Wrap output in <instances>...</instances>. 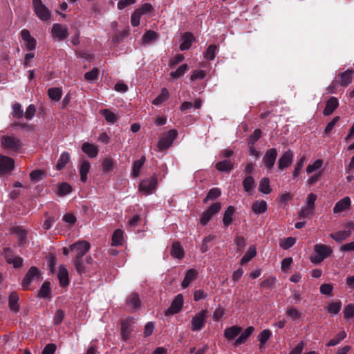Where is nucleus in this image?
<instances>
[{
    "mask_svg": "<svg viewBox=\"0 0 354 354\" xmlns=\"http://www.w3.org/2000/svg\"><path fill=\"white\" fill-rule=\"evenodd\" d=\"M315 254L310 257L312 263L317 264L323 261L326 258L331 254L333 250L330 246L324 244H316L314 246Z\"/></svg>",
    "mask_w": 354,
    "mask_h": 354,
    "instance_id": "nucleus-1",
    "label": "nucleus"
},
{
    "mask_svg": "<svg viewBox=\"0 0 354 354\" xmlns=\"http://www.w3.org/2000/svg\"><path fill=\"white\" fill-rule=\"evenodd\" d=\"M1 143L4 149L11 151H17L21 147V140L14 136H3Z\"/></svg>",
    "mask_w": 354,
    "mask_h": 354,
    "instance_id": "nucleus-2",
    "label": "nucleus"
},
{
    "mask_svg": "<svg viewBox=\"0 0 354 354\" xmlns=\"http://www.w3.org/2000/svg\"><path fill=\"white\" fill-rule=\"evenodd\" d=\"M157 183V177L155 176L144 179L140 183L138 190L144 195H150L156 191Z\"/></svg>",
    "mask_w": 354,
    "mask_h": 354,
    "instance_id": "nucleus-3",
    "label": "nucleus"
},
{
    "mask_svg": "<svg viewBox=\"0 0 354 354\" xmlns=\"http://www.w3.org/2000/svg\"><path fill=\"white\" fill-rule=\"evenodd\" d=\"M32 6L35 13L39 19L44 21L50 19V11L42 3L41 0H32Z\"/></svg>",
    "mask_w": 354,
    "mask_h": 354,
    "instance_id": "nucleus-4",
    "label": "nucleus"
},
{
    "mask_svg": "<svg viewBox=\"0 0 354 354\" xmlns=\"http://www.w3.org/2000/svg\"><path fill=\"white\" fill-rule=\"evenodd\" d=\"M207 310H202L196 313L192 319L191 325L193 331H199L205 325Z\"/></svg>",
    "mask_w": 354,
    "mask_h": 354,
    "instance_id": "nucleus-5",
    "label": "nucleus"
},
{
    "mask_svg": "<svg viewBox=\"0 0 354 354\" xmlns=\"http://www.w3.org/2000/svg\"><path fill=\"white\" fill-rule=\"evenodd\" d=\"M177 136L176 130H169L166 135L163 136L158 143V148L160 150H166L172 145L174 140Z\"/></svg>",
    "mask_w": 354,
    "mask_h": 354,
    "instance_id": "nucleus-6",
    "label": "nucleus"
},
{
    "mask_svg": "<svg viewBox=\"0 0 354 354\" xmlns=\"http://www.w3.org/2000/svg\"><path fill=\"white\" fill-rule=\"evenodd\" d=\"M221 208V205L219 203H215L208 207L205 212H203L200 218V223L203 225H205L212 218L213 215L218 213Z\"/></svg>",
    "mask_w": 354,
    "mask_h": 354,
    "instance_id": "nucleus-7",
    "label": "nucleus"
},
{
    "mask_svg": "<svg viewBox=\"0 0 354 354\" xmlns=\"http://www.w3.org/2000/svg\"><path fill=\"white\" fill-rule=\"evenodd\" d=\"M15 161L12 158L0 155V175L9 174L14 169Z\"/></svg>",
    "mask_w": 354,
    "mask_h": 354,
    "instance_id": "nucleus-8",
    "label": "nucleus"
},
{
    "mask_svg": "<svg viewBox=\"0 0 354 354\" xmlns=\"http://www.w3.org/2000/svg\"><path fill=\"white\" fill-rule=\"evenodd\" d=\"M51 35L56 41H62L68 36V29L66 26L54 24L51 29Z\"/></svg>",
    "mask_w": 354,
    "mask_h": 354,
    "instance_id": "nucleus-9",
    "label": "nucleus"
},
{
    "mask_svg": "<svg viewBox=\"0 0 354 354\" xmlns=\"http://www.w3.org/2000/svg\"><path fill=\"white\" fill-rule=\"evenodd\" d=\"M39 279V273L38 269L36 267H31L27 274H26L23 282L22 287L23 289H28L30 284L33 282L38 281Z\"/></svg>",
    "mask_w": 354,
    "mask_h": 354,
    "instance_id": "nucleus-10",
    "label": "nucleus"
},
{
    "mask_svg": "<svg viewBox=\"0 0 354 354\" xmlns=\"http://www.w3.org/2000/svg\"><path fill=\"white\" fill-rule=\"evenodd\" d=\"M90 244L86 241H77L70 246L71 251L77 253V259L82 258L89 250Z\"/></svg>",
    "mask_w": 354,
    "mask_h": 354,
    "instance_id": "nucleus-11",
    "label": "nucleus"
},
{
    "mask_svg": "<svg viewBox=\"0 0 354 354\" xmlns=\"http://www.w3.org/2000/svg\"><path fill=\"white\" fill-rule=\"evenodd\" d=\"M183 305V295L178 294L175 297L171 304V306L165 311V315H171L179 313L182 309Z\"/></svg>",
    "mask_w": 354,
    "mask_h": 354,
    "instance_id": "nucleus-12",
    "label": "nucleus"
},
{
    "mask_svg": "<svg viewBox=\"0 0 354 354\" xmlns=\"http://www.w3.org/2000/svg\"><path fill=\"white\" fill-rule=\"evenodd\" d=\"M135 323V320L132 317H128L123 321L121 326V335L122 339L126 341L130 337L132 331V326Z\"/></svg>",
    "mask_w": 354,
    "mask_h": 354,
    "instance_id": "nucleus-13",
    "label": "nucleus"
},
{
    "mask_svg": "<svg viewBox=\"0 0 354 354\" xmlns=\"http://www.w3.org/2000/svg\"><path fill=\"white\" fill-rule=\"evenodd\" d=\"M277 157V151L274 148H272L268 150L263 158V162L264 164L265 167L268 169H271L274 165Z\"/></svg>",
    "mask_w": 354,
    "mask_h": 354,
    "instance_id": "nucleus-14",
    "label": "nucleus"
},
{
    "mask_svg": "<svg viewBox=\"0 0 354 354\" xmlns=\"http://www.w3.org/2000/svg\"><path fill=\"white\" fill-rule=\"evenodd\" d=\"M351 205V200L348 196H345L337 201L333 207V214H337L349 209Z\"/></svg>",
    "mask_w": 354,
    "mask_h": 354,
    "instance_id": "nucleus-15",
    "label": "nucleus"
},
{
    "mask_svg": "<svg viewBox=\"0 0 354 354\" xmlns=\"http://www.w3.org/2000/svg\"><path fill=\"white\" fill-rule=\"evenodd\" d=\"M293 159V152L291 150L286 151L279 159L278 165L281 170L289 167Z\"/></svg>",
    "mask_w": 354,
    "mask_h": 354,
    "instance_id": "nucleus-16",
    "label": "nucleus"
},
{
    "mask_svg": "<svg viewBox=\"0 0 354 354\" xmlns=\"http://www.w3.org/2000/svg\"><path fill=\"white\" fill-rule=\"evenodd\" d=\"M21 36L23 41L26 43V48L29 50H32L36 47V40L30 35L29 30L24 29L21 32Z\"/></svg>",
    "mask_w": 354,
    "mask_h": 354,
    "instance_id": "nucleus-17",
    "label": "nucleus"
},
{
    "mask_svg": "<svg viewBox=\"0 0 354 354\" xmlns=\"http://www.w3.org/2000/svg\"><path fill=\"white\" fill-rule=\"evenodd\" d=\"M91 169V164L88 160H81L79 165V171L80 175V180L82 183H85L87 180V174H88Z\"/></svg>",
    "mask_w": 354,
    "mask_h": 354,
    "instance_id": "nucleus-18",
    "label": "nucleus"
},
{
    "mask_svg": "<svg viewBox=\"0 0 354 354\" xmlns=\"http://www.w3.org/2000/svg\"><path fill=\"white\" fill-rule=\"evenodd\" d=\"M198 272L195 269H189L185 274V278L181 283L183 288H187L190 283L197 277Z\"/></svg>",
    "mask_w": 354,
    "mask_h": 354,
    "instance_id": "nucleus-19",
    "label": "nucleus"
},
{
    "mask_svg": "<svg viewBox=\"0 0 354 354\" xmlns=\"http://www.w3.org/2000/svg\"><path fill=\"white\" fill-rule=\"evenodd\" d=\"M82 150L90 158H95L98 153L97 147L88 142L82 145Z\"/></svg>",
    "mask_w": 354,
    "mask_h": 354,
    "instance_id": "nucleus-20",
    "label": "nucleus"
},
{
    "mask_svg": "<svg viewBox=\"0 0 354 354\" xmlns=\"http://www.w3.org/2000/svg\"><path fill=\"white\" fill-rule=\"evenodd\" d=\"M339 105L338 100L335 97H331L327 102L324 110V115H329L337 109Z\"/></svg>",
    "mask_w": 354,
    "mask_h": 354,
    "instance_id": "nucleus-21",
    "label": "nucleus"
},
{
    "mask_svg": "<svg viewBox=\"0 0 354 354\" xmlns=\"http://www.w3.org/2000/svg\"><path fill=\"white\" fill-rule=\"evenodd\" d=\"M57 277L62 286H66L68 284V272L64 266L59 267Z\"/></svg>",
    "mask_w": 354,
    "mask_h": 354,
    "instance_id": "nucleus-22",
    "label": "nucleus"
},
{
    "mask_svg": "<svg viewBox=\"0 0 354 354\" xmlns=\"http://www.w3.org/2000/svg\"><path fill=\"white\" fill-rule=\"evenodd\" d=\"M8 252H9V250H7V252L5 253L6 261L9 264H12L13 266V267L15 268H19L20 266H21V265L23 263V259L19 257L15 256V255L10 254Z\"/></svg>",
    "mask_w": 354,
    "mask_h": 354,
    "instance_id": "nucleus-23",
    "label": "nucleus"
},
{
    "mask_svg": "<svg viewBox=\"0 0 354 354\" xmlns=\"http://www.w3.org/2000/svg\"><path fill=\"white\" fill-rule=\"evenodd\" d=\"M252 209L256 214L264 213L267 209V203L263 200H258L253 203Z\"/></svg>",
    "mask_w": 354,
    "mask_h": 354,
    "instance_id": "nucleus-24",
    "label": "nucleus"
},
{
    "mask_svg": "<svg viewBox=\"0 0 354 354\" xmlns=\"http://www.w3.org/2000/svg\"><path fill=\"white\" fill-rule=\"evenodd\" d=\"M194 40V35L190 32H186L183 36V41L180 45L181 50L189 49Z\"/></svg>",
    "mask_w": 354,
    "mask_h": 354,
    "instance_id": "nucleus-25",
    "label": "nucleus"
},
{
    "mask_svg": "<svg viewBox=\"0 0 354 354\" xmlns=\"http://www.w3.org/2000/svg\"><path fill=\"white\" fill-rule=\"evenodd\" d=\"M19 296L15 292H12L9 296V308L10 310L17 313L19 310Z\"/></svg>",
    "mask_w": 354,
    "mask_h": 354,
    "instance_id": "nucleus-26",
    "label": "nucleus"
},
{
    "mask_svg": "<svg viewBox=\"0 0 354 354\" xmlns=\"http://www.w3.org/2000/svg\"><path fill=\"white\" fill-rule=\"evenodd\" d=\"M127 306L133 309H138L141 306L140 299L137 294L133 293L130 295L127 299Z\"/></svg>",
    "mask_w": 354,
    "mask_h": 354,
    "instance_id": "nucleus-27",
    "label": "nucleus"
},
{
    "mask_svg": "<svg viewBox=\"0 0 354 354\" xmlns=\"http://www.w3.org/2000/svg\"><path fill=\"white\" fill-rule=\"evenodd\" d=\"M241 331V328L236 326H233L229 328H227L225 330L224 335L225 337L229 339H233L236 337Z\"/></svg>",
    "mask_w": 354,
    "mask_h": 354,
    "instance_id": "nucleus-28",
    "label": "nucleus"
},
{
    "mask_svg": "<svg viewBox=\"0 0 354 354\" xmlns=\"http://www.w3.org/2000/svg\"><path fill=\"white\" fill-rule=\"evenodd\" d=\"M256 247L254 245L250 246L246 253L241 259L240 263L241 265H243L248 263L252 258H254L256 256Z\"/></svg>",
    "mask_w": 354,
    "mask_h": 354,
    "instance_id": "nucleus-29",
    "label": "nucleus"
},
{
    "mask_svg": "<svg viewBox=\"0 0 354 354\" xmlns=\"http://www.w3.org/2000/svg\"><path fill=\"white\" fill-rule=\"evenodd\" d=\"M216 168L219 171L229 172L233 168V163L230 160H224L217 162Z\"/></svg>",
    "mask_w": 354,
    "mask_h": 354,
    "instance_id": "nucleus-30",
    "label": "nucleus"
},
{
    "mask_svg": "<svg viewBox=\"0 0 354 354\" xmlns=\"http://www.w3.org/2000/svg\"><path fill=\"white\" fill-rule=\"evenodd\" d=\"M351 234L349 230H341L336 233L330 234V236L335 241L340 243L350 236Z\"/></svg>",
    "mask_w": 354,
    "mask_h": 354,
    "instance_id": "nucleus-31",
    "label": "nucleus"
},
{
    "mask_svg": "<svg viewBox=\"0 0 354 354\" xmlns=\"http://www.w3.org/2000/svg\"><path fill=\"white\" fill-rule=\"evenodd\" d=\"M315 208L303 205L297 212V214L299 218H305L312 216L315 213Z\"/></svg>",
    "mask_w": 354,
    "mask_h": 354,
    "instance_id": "nucleus-32",
    "label": "nucleus"
},
{
    "mask_svg": "<svg viewBox=\"0 0 354 354\" xmlns=\"http://www.w3.org/2000/svg\"><path fill=\"white\" fill-rule=\"evenodd\" d=\"M353 71L347 70L344 73L339 74L340 76V84L343 86L348 85L352 81V74Z\"/></svg>",
    "mask_w": 354,
    "mask_h": 354,
    "instance_id": "nucleus-33",
    "label": "nucleus"
},
{
    "mask_svg": "<svg viewBox=\"0 0 354 354\" xmlns=\"http://www.w3.org/2000/svg\"><path fill=\"white\" fill-rule=\"evenodd\" d=\"M169 93L168 90L166 88H162L161 89L160 94L153 100L152 103L154 105L158 106V105L161 104L162 102H164L165 101H166L169 98Z\"/></svg>",
    "mask_w": 354,
    "mask_h": 354,
    "instance_id": "nucleus-34",
    "label": "nucleus"
},
{
    "mask_svg": "<svg viewBox=\"0 0 354 354\" xmlns=\"http://www.w3.org/2000/svg\"><path fill=\"white\" fill-rule=\"evenodd\" d=\"M123 234L124 232L122 230L118 229L115 230L112 236V245H121L124 241Z\"/></svg>",
    "mask_w": 354,
    "mask_h": 354,
    "instance_id": "nucleus-35",
    "label": "nucleus"
},
{
    "mask_svg": "<svg viewBox=\"0 0 354 354\" xmlns=\"http://www.w3.org/2000/svg\"><path fill=\"white\" fill-rule=\"evenodd\" d=\"M234 212V208L232 206H229L224 212L223 222L225 226H228L232 221V216Z\"/></svg>",
    "mask_w": 354,
    "mask_h": 354,
    "instance_id": "nucleus-36",
    "label": "nucleus"
},
{
    "mask_svg": "<svg viewBox=\"0 0 354 354\" xmlns=\"http://www.w3.org/2000/svg\"><path fill=\"white\" fill-rule=\"evenodd\" d=\"M254 328L252 326L248 327L244 331H243L240 336L236 339V344H241L244 343L246 339L253 333Z\"/></svg>",
    "mask_w": 354,
    "mask_h": 354,
    "instance_id": "nucleus-37",
    "label": "nucleus"
},
{
    "mask_svg": "<svg viewBox=\"0 0 354 354\" xmlns=\"http://www.w3.org/2000/svg\"><path fill=\"white\" fill-rule=\"evenodd\" d=\"M171 254L173 257L182 259L184 257V252L179 243L175 242L171 247Z\"/></svg>",
    "mask_w": 354,
    "mask_h": 354,
    "instance_id": "nucleus-38",
    "label": "nucleus"
},
{
    "mask_svg": "<svg viewBox=\"0 0 354 354\" xmlns=\"http://www.w3.org/2000/svg\"><path fill=\"white\" fill-rule=\"evenodd\" d=\"M70 160V155L68 152H63L59 159L58 160L57 164L56 165V168L57 170H61L62 168L65 167V165Z\"/></svg>",
    "mask_w": 354,
    "mask_h": 354,
    "instance_id": "nucleus-39",
    "label": "nucleus"
},
{
    "mask_svg": "<svg viewBox=\"0 0 354 354\" xmlns=\"http://www.w3.org/2000/svg\"><path fill=\"white\" fill-rule=\"evenodd\" d=\"M344 317L346 320L354 319V304H348L346 305L343 310Z\"/></svg>",
    "mask_w": 354,
    "mask_h": 354,
    "instance_id": "nucleus-40",
    "label": "nucleus"
},
{
    "mask_svg": "<svg viewBox=\"0 0 354 354\" xmlns=\"http://www.w3.org/2000/svg\"><path fill=\"white\" fill-rule=\"evenodd\" d=\"M342 302L340 301L329 303L326 310L331 315H337L341 310Z\"/></svg>",
    "mask_w": 354,
    "mask_h": 354,
    "instance_id": "nucleus-41",
    "label": "nucleus"
},
{
    "mask_svg": "<svg viewBox=\"0 0 354 354\" xmlns=\"http://www.w3.org/2000/svg\"><path fill=\"white\" fill-rule=\"evenodd\" d=\"M217 52V47L215 45H209L207 50L203 53V57L205 59L208 60H212L214 59L215 55Z\"/></svg>",
    "mask_w": 354,
    "mask_h": 354,
    "instance_id": "nucleus-42",
    "label": "nucleus"
},
{
    "mask_svg": "<svg viewBox=\"0 0 354 354\" xmlns=\"http://www.w3.org/2000/svg\"><path fill=\"white\" fill-rule=\"evenodd\" d=\"M100 113L104 117L108 123L113 124L118 119L116 115L108 109L101 110Z\"/></svg>",
    "mask_w": 354,
    "mask_h": 354,
    "instance_id": "nucleus-43",
    "label": "nucleus"
},
{
    "mask_svg": "<svg viewBox=\"0 0 354 354\" xmlns=\"http://www.w3.org/2000/svg\"><path fill=\"white\" fill-rule=\"evenodd\" d=\"M188 69V66L187 64H183L180 66L176 71L170 73V76L174 79H178L182 75H183Z\"/></svg>",
    "mask_w": 354,
    "mask_h": 354,
    "instance_id": "nucleus-44",
    "label": "nucleus"
},
{
    "mask_svg": "<svg viewBox=\"0 0 354 354\" xmlns=\"http://www.w3.org/2000/svg\"><path fill=\"white\" fill-rule=\"evenodd\" d=\"M245 192H250L255 187L254 180L252 176L246 177L243 181Z\"/></svg>",
    "mask_w": 354,
    "mask_h": 354,
    "instance_id": "nucleus-45",
    "label": "nucleus"
},
{
    "mask_svg": "<svg viewBox=\"0 0 354 354\" xmlns=\"http://www.w3.org/2000/svg\"><path fill=\"white\" fill-rule=\"evenodd\" d=\"M272 333L268 329H265L261 332L258 336V339L260 342V348L263 347V344L270 339Z\"/></svg>",
    "mask_w": 354,
    "mask_h": 354,
    "instance_id": "nucleus-46",
    "label": "nucleus"
},
{
    "mask_svg": "<svg viewBox=\"0 0 354 354\" xmlns=\"http://www.w3.org/2000/svg\"><path fill=\"white\" fill-rule=\"evenodd\" d=\"M145 161V158L143 156L140 160H136L133 164L132 175L137 177L140 174V169Z\"/></svg>",
    "mask_w": 354,
    "mask_h": 354,
    "instance_id": "nucleus-47",
    "label": "nucleus"
},
{
    "mask_svg": "<svg viewBox=\"0 0 354 354\" xmlns=\"http://www.w3.org/2000/svg\"><path fill=\"white\" fill-rule=\"evenodd\" d=\"M221 194V192L218 188L211 189L206 197L203 199V203H206L208 201L214 200Z\"/></svg>",
    "mask_w": 354,
    "mask_h": 354,
    "instance_id": "nucleus-48",
    "label": "nucleus"
},
{
    "mask_svg": "<svg viewBox=\"0 0 354 354\" xmlns=\"http://www.w3.org/2000/svg\"><path fill=\"white\" fill-rule=\"evenodd\" d=\"M323 165V161L321 159H317L312 164H310L306 167V172L311 174L319 169Z\"/></svg>",
    "mask_w": 354,
    "mask_h": 354,
    "instance_id": "nucleus-49",
    "label": "nucleus"
},
{
    "mask_svg": "<svg viewBox=\"0 0 354 354\" xmlns=\"http://www.w3.org/2000/svg\"><path fill=\"white\" fill-rule=\"evenodd\" d=\"M157 39V34L154 31H147L143 37L142 41L145 44H151Z\"/></svg>",
    "mask_w": 354,
    "mask_h": 354,
    "instance_id": "nucleus-50",
    "label": "nucleus"
},
{
    "mask_svg": "<svg viewBox=\"0 0 354 354\" xmlns=\"http://www.w3.org/2000/svg\"><path fill=\"white\" fill-rule=\"evenodd\" d=\"M259 189L263 194H269L271 192L270 188V181L268 178H263L261 179L259 183Z\"/></svg>",
    "mask_w": 354,
    "mask_h": 354,
    "instance_id": "nucleus-51",
    "label": "nucleus"
},
{
    "mask_svg": "<svg viewBox=\"0 0 354 354\" xmlns=\"http://www.w3.org/2000/svg\"><path fill=\"white\" fill-rule=\"evenodd\" d=\"M48 95L51 100L58 101L62 97V91L59 88H51L48 89Z\"/></svg>",
    "mask_w": 354,
    "mask_h": 354,
    "instance_id": "nucleus-52",
    "label": "nucleus"
},
{
    "mask_svg": "<svg viewBox=\"0 0 354 354\" xmlns=\"http://www.w3.org/2000/svg\"><path fill=\"white\" fill-rule=\"evenodd\" d=\"M346 336L344 330L340 331L335 338L331 339L327 344V346H333L339 344V342L344 339Z\"/></svg>",
    "mask_w": 354,
    "mask_h": 354,
    "instance_id": "nucleus-53",
    "label": "nucleus"
},
{
    "mask_svg": "<svg viewBox=\"0 0 354 354\" xmlns=\"http://www.w3.org/2000/svg\"><path fill=\"white\" fill-rule=\"evenodd\" d=\"M286 314L295 321H297L300 319L301 314V313L295 308L290 307L286 310Z\"/></svg>",
    "mask_w": 354,
    "mask_h": 354,
    "instance_id": "nucleus-54",
    "label": "nucleus"
},
{
    "mask_svg": "<svg viewBox=\"0 0 354 354\" xmlns=\"http://www.w3.org/2000/svg\"><path fill=\"white\" fill-rule=\"evenodd\" d=\"M317 196L313 193H310L306 198L304 206L310 207L315 209V201Z\"/></svg>",
    "mask_w": 354,
    "mask_h": 354,
    "instance_id": "nucleus-55",
    "label": "nucleus"
},
{
    "mask_svg": "<svg viewBox=\"0 0 354 354\" xmlns=\"http://www.w3.org/2000/svg\"><path fill=\"white\" fill-rule=\"evenodd\" d=\"M296 239L293 237H288L287 239L280 241V247L284 250H287L295 245Z\"/></svg>",
    "mask_w": 354,
    "mask_h": 354,
    "instance_id": "nucleus-56",
    "label": "nucleus"
},
{
    "mask_svg": "<svg viewBox=\"0 0 354 354\" xmlns=\"http://www.w3.org/2000/svg\"><path fill=\"white\" fill-rule=\"evenodd\" d=\"M99 75V70L97 68H93L91 71L85 73L84 78L89 82L95 81Z\"/></svg>",
    "mask_w": 354,
    "mask_h": 354,
    "instance_id": "nucleus-57",
    "label": "nucleus"
},
{
    "mask_svg": "<svg viewBox=\"0 0 354 354\" xmlns=\"http://www.w3.org/2000/svg\"><path fill=\"white\" fill-rule=\"evenodd\" d=\"M71 192V187L66 183H62L58 189V194L60 196H64L69 194Z\"/></svg>",
    "mask_w": 354,
    "mask_h": 354,
    "instance_id": "nucleus-58",
    "label": "nucleus"
},
{
    "mask_svg": "<svg viewBox=\"0 0 354 354\" xmlns=\"http://www.w3.org/2000/svg\"><path fill=\"white\" fill-rule=\"evenodd\" d=\"M12 114L17 118H21L23 116L24 111L20 104L15 103L12 105Z\"/></svg>",
    "mask_w": 354,
    "mask_h": 354,
    "instance_id": "nucleus-59",
    "label": "nucleus"
},
{
    "mask_svg": "<svg viewBox=\"0 0 354 354\" xmlns=\"http://www.w3.org/2000/svg\"><path fill=\"white\" fill-rule=\"evenodd\" d=\"M50 294V284L45 282L39 291V296L42 298L47 297Z\"/></svg>",
    "mask_w": 354,
    "mask_h": 354,
    "instance_id": "nucleus-60",
    "label": "nucleus"
},
{
    "mask_svg": "<svg viewBox=\"0 0 354 354\" xmlns=\"http://www.w3.org/2000/svg\"><path fill=\"white\" fill-rule=\"evenodd\" d=\"M206 75V72L203 70L194 71L190 76L191 81H195L197 80H202Z\"/></svg>",
    "mask_w": 354,
    "mask_h": 354,
    "instance_id": "nucleus-61",
    "label": "nucleus"
},
{
    "mask_svg": "<svg viewBox=\"0 0 354 354\" xmlns=\"http://www.w3.org/2000/svg\"><path fill=\"white\" fill-rule=\"evenodd\" d=\"M64 317V311L60 309L57 310L55 313L54 317H53L54 324L56 325L61 324Z\"/></svg>",
    "mask_w": 354,
    "mask_h": 354,
    "instance_id": "nucleus-62",
    "label": "nucleus"
},
{
    "mask_svg": "<svg viewBox=\"0 0 354 354\" xmlns=\"http://www.w3.org/2000/svg\"><path fill=\"white\" fill-rule=\"evenodd\" d=\"M142 15L140 11L136 10L131 17V23L133 26H138L140 24V19Z\"/></svg>",
    "mask_w": 354,
    "mask_h": 354,
    "instance_id": "nucleus-63",
    "label": "nucleus"
},
{
    "mask_svg": "<svg viewBox=\"0 0 354 354\" xmlns=\"http://www.w3.org/2000/svg\"><path fill=\"white\" fill-rule=\"evenodd\" d=\"M113 160L111 158H105L102 162V168L104 171H109L113 167Z\"/></svg>",
    "mask_w": 354,
    "mask_h": 354,
    "instance_id": "nucleus-64",
    "label": "nucleus"
}]
</instances>
